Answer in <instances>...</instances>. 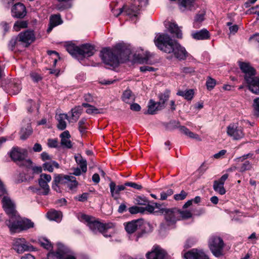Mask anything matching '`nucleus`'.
Here are the masks:
<instances>
[{"instance_id": "a211bd4d", "label": "nucleus", "mask_w": 259, "mask_h": 259, "mask_svg": "<svg viewBox=\"0 0 259 259\" xmlns=\"http://www.w3.org/2000/svg\"><path fill=\"white\" fill-rule=\"evenodd\" d=\"M148 259H166V252L160 247H155L150 252L147 253Z\"/></svg>"}, {"instance_id": "774afa93", "label": "nucleus", "mask_w": 259, "mask_h": 259, "mask_svg": "<svg viewBox=\"0 0 259 259\" xmlns=\"http://www.w3.org/2000/svg\"><path fill=\"white\" fill-rule=\"evenodd\" d=\"M33 150L36 152H39L42 150V147L40 144L35 143L33 147Z\"/></svg>"}, {"instance_id": "20e7f679", "label": "nucleus", "mask_w": 259, "mask_h": 259, "mask_svg": "<svg viewBox=\"0 0 259 259\" xmlns=\"http://www.w3.org/2000/svg\"><path fill=\"white\" fill-rule=\"evenodd\" d=\"M81 219L88 223V226L91 230L95 234L101 233L105 237L108 236L105 234L106 231L114 227L112 223L103 224L95 219V218L86 214H82Z\"/></svg>"}, {"instance_id": "3c124183", "label": "nucleus", "mask_w": 259, "mask_h": 259, "mask_svg": "<svg viewBox=\"0 0 259 259\" xmlns=\"http://www.w3.org/2000/svg\"><path fill=\"white\" fill-rule=\"evenodd\" d=\"M253 107L255 115L259 117V98H257L254 100Z\"/></svg>"}, {"instance_id": "72a5a7b5", "label": "nucleus", "mask_w": 259, "mask_h": 259, "mask_svg": "<svg viewBox=\"0 0 259 259\" xmlns=\"http://www.w3.org/2000/svg\"><path fill=\"white\" fill-rule=\"evenodd\" d=\"M32 129L30 123H28L26 127L22 128L20 133V138L22 140H25L29 137V136L32 134Z\"/></svg>"}, {"instance_id": "ddd939ff", "label": "nucleus", "mask_w": 259, "mask_h": 259, "mask_svg": "<svg viewBox=\"0 0 259 259\" xmlns=\"http://www.w3.org/2000/svg\"><path fill=\"white\" fill-rule=\"evenodd\" d=\"M227 133L228 136L235 140H240L244 136L242 128L235 124H231L228 125Z\"/></svg>"}, {"instance_id": "13d9d810", "label": "nucleus", "mask_w": 259, "mask_h": 259, "mask_svg": "<svg viewBox=\"0 0 259 259\" xmlns=\"http://www.w3.org/2000/svg\"><path fill=\"white\" fill-rule=\"evenodd\" d=\"M86 112L88 114H98L100 112L98 111V109L96 108L94 106L90 105V106L86 110Z\"/></svg>"}, {"instance_id": "2eb2a0df", "label": "nucleus", "mask_w": 259, "mask_h": 259, "mask_svg": "<svg viewBox=\"0 0 259 259\" xmlns=\"http://www.w3.org/2000/svg\"><path fill=\"white\" fill-rule=\"evenodd\" d=\"M34 39L35 36L32 31L26 30L18 35V41L24 44L25 47L28 46Z\"/></svg>"}, {"instance_id": "0eeeda50", "label": "nucleus", "mask_w": 259, "mask_h": 259, "mask_svg": "<svg viewBox=\"0 0 259 259\" xmlns=\"http://www.w3.org/2000/svg\"><path fill=\"white\" fill-rule=\"evenodd\" d=\"M7 191L3 182L0 180V197L3 196L2 199L3 206L7 214L9 216L10 219L15 216L17 213L15 209L14 203L9 197H7Z\"/></svg>"}, {"instance_id": "4be33fe9", "label": "nucleus", "mask_w": 259, "mask_h": 259, "mask_svg": "<svg viewBox=\"0 0 259 259\" xmlns=\"http://www.w3.org/2000/svg\"><path fill=\"white\" fill-rule=\"evenodd\" d=\"M165 26L168 29L169 32L175 35L178 38H182V32L178 27V25L175 23L167 22L165 23Z\"/></svg>"}, {"instance_id": "cd10ccee", "label": "nucleus", "mask_w": 259, "mask_h": 259, "mask_svg": "<svg viewBox=\"0 0 259 259\" xmlns=\"http://www.w3.org/2000/svg\"><path fill=\"white\" fill-rule=\"evenodd\" d=\"M169 94L170 92L169 91H165L163 93H161L159 95V101L156 103L162 109L165 108V102L168 100Z\"/></svg>"}, {"instance_id": "bf43d9fd", "label": "nucleus", "mask_w": 259, "mask_h": 259, "mask_svg": "<svg viewBox=\"0 0 259 259\" xmlns=\"http://www.w3.org/2000/svg\"><path fill=\"white\" fill-rule=\"evenodd\" d=\"M30 76L31 79L34 82H38L41 79V76L38 73H35V72L31 73L30 74Z\"/></svg>"}, {"instance_id": "473e14b6", "label": "nucleus", "mask_w": 259, "mask_h": 259, "mask_svg": "<svg viewBox=\"0 0 259 259\" xmlns=\"http://www.w3.org/2000/svg\"><path fill=\"white\" fill-rule=\"evenodd\" d=\"M180 130L184 134L190 138L196 139L198 141H200L201 139L198 135L195 134L194 133L191 132L188 128L184 126H180Z\"/></svg>"}, {"instance_id": "8fccbe9b", "label": "nucleus", "mask_w": 259, "mask_h": 259, "mask_svg": "<svg viewBox=\"0 0 259 259\" xmlns=\"http://www.w3.org/2000/svg\"><path fill=\"white\" fill-rule=\"evenodd\" d=\"M174 192L171 189H168L166 192H162L160 194V199L162 200H166L168 196L171 195Z\"/></svg>"}, {"instance_id": "9b49d317", "label": "nucleus", "mask_w": 259, "mask_h": 259, "mask_svg": "<svg viewBox=\"0 0 259 259\" xmlns=\"http://www.w3.org/2000/svg\"><path fill=\"white\" fill-rule=\"evenodd\" d=\"M13 248L19 254L25 251H32L33 247L28 243L24 238H16L13 240Z\"/></svg>"}, {"instance_id": "1a4fd4ad", "label": "nucleus", "mask_w": 259, "mask_h": 259, "mask_svg": "<svg viewBox=\"0 0 259 259\" xmlns=\"http://www.w3.org/2000/svg\"><path fill=\"white\" fill-rule=\"evenodd\" d=\"M208 244L213 255L217 257L222 255L224 244L221 238L217 236H211L209 240Z\"/></svg>"}, {"instance_id": "4d7b16f0", "label": "nucleus", "mask_w": 259, "mask_h": 259, "mask_svg": "<svg viewBox=\"0 0 259 259\" xmlns=\"http://www.w3.org/2000/svg\"><path fill=\"white\" fill-rule=\"evenodd\" d=\"M227 153V151L226 150H222L220 151H219L218 153L214 154L213 155V157L215 159H220L222 158Z\"/></svg>"}, {"instance_id": "5fc2aeb1", "label": "nucleus", "mask_w": 259, "mask_h": 259, "mask_svg": "<svg viewBox=\"0 0 259 259\" xmlns=\"http://www.w3.org/2000/svg\"><path fill=\"white\" fill-rule=\"evenodd\" d=\"M18 36L16 38H13L10 41L9 47L10 48L13 50L16 45H17L18 43Z\"/></svg>"}, {"instance_id": "680f3d73", "label": "nucleus", "mask_w": 259, "mask_h": 259, "mask_svg": "<svg viewBox=\"0 0 259 259\" xmlns=\"http://www.w3.org/2000/svg\"><path fill=\"white\" fill-rule=\"evenodd\" d=\"M247 12L250 14H256L259 17V5L252 7Z\"/></svg>"}, {"instance_id": "ea45409f", "label": "nucleus", "mask_w": 259, "mask_h": 259, "mask_svg": "<svg viewBox=\"0 0 259 259\" xmlns=\"http://www.w3.org/2000/svg\"><path fill=\"white\" fill-rule=\"evenodd\" d=\"M27 26V23L24 21H18L14 25L13 29L16 31H19L21 28H26Z\"/></svg>"}, {"instance_id": "37998d69", "label": "nucleus", "mask_w": 259, "mask_h": 259, "mask_svg": "<svg viewBox=\"0 0 259 259\" xmlns=\"http://www.w3.org/2000/svg\"><path fill=\"white\" fill-rule=\"evenodd\" d=\"M21 89V86L19 83H15L11 85V92L13 94L17 95L20 92Z\"/></svg>"}, {"instance_id": "f257e3e1", "label": "nucleus", "mask_w": 259, "mask_h": 259, "mask_svg": "<svg viewBox=\"0 0 259 259\" xmlns=\"http://www.w3.org/2000/svg\"><path fill=\"white\" fill-rule=\"evenodd\" d=\"M156 47L161 51L166 53H172L175 57L180 60H185L188 56L185 48L177 41L173 40L167 34L159 33L154 39Z\"/></svg>"}, {"instance_id": "c9c22d12", "label": "nucleus", "mask_w": 259, "mask_h": 259, "mask_svg": "<svg viewBox=\"0 0 259 259\" xmlns=\"http://www.w3.org/2000/svg\"><path fill=\"white\" fill-rule=\"evenodd\" d=\"M60 2V4L56 5V8L59 11H62L65 9L70 8L72 4L70 1L72 0H57Z\"/></svg>"}, {"instance_id": "e433bc0d", "label": "nucleus", "mask_w": 259, "mask_h": 259, "mask_svg": "<svg viewBox=\"0 0 259 259\" xmlns=\"http://www.w3.org/2000/svg\"><path fill=\"white\" fill-rule=\"evenodd\" d=\"M180 96L184 97L187 100H191L193 98L194 91L193 90H189L187 91H179L177 94Z\"/></svg>"}, {"instance_id": "f03ea898", "label": "nucleus", "mask_w": 259, "mask_h": 259, "mask_svg": "<svg viewBox=\"0 0 259 259\" xmlns=\"http://www.w3.org/2000/svg\"><path fill=\"white\" fill-rule=\"evenodd\" d=\"M130 53V50L124 45L119 44L112 49H103L100 56L106 65L115 67L128 60Z\"/></svg>"}, {"instance_id": "393cba45", "label": "nucleus", "mask_w": 259, "mask_h": 259, "mask_svg": "<svg viewBox=\"0 0 259 259\" xmlns=\"http://www.w3.org/2000/svg\"><path fill=\"white\" fill-rule=\"evenodd\" d=\"M62 22L63 21L60 15H54L51 16L50 18V23L47 29V32L50 33L54 27L62 24Z\"/></svg>"}, {"instance_id": "69168bd1", "label": "nucleus", "mask_w": 259, "mask_h": 259, "mask_svg": "<svg viewBox=\"0 0 259 259\" xmlns=\"http://www.w3.org/2000/svg\"><path fill=\"white\" fill-rule=\"evenodd\" d=\"M196 242V240L193 238H189L185 244L186 248L191 247Z\"/></svg>"}, {"instance_id": "423d86ee", "label": "nucleus", "mask_w": 259, "mask_h": 259, "mask_svg": "<svg viewBox=\"0 0 259 259\" xmlns=\"http://www.w3.org/2000/svg\"><path fill=\"white\" fill-rule=\"evenodd\" d=\"M53 182L54 184L53 185V188L56 191L57 187L59 184L67 186L70 190H73L78 185V182L74 176L62 174L55 175Z\"/></svg>"}, {"instance_id": "a19ab883", "label": "nucleus", "mask_w": 259, "mask_h": 259, "mask_svg": "<svg viewBox=\"0 0 259 259\" xmlns=\"http://www.w3.org/2000/svg\"><path fill=\"white\" fill-rule=\"evenodd\" d=\"M149 203L148 199L144 196H137L135 199V203L138 205H145Z\"/></svg>"}, {"instance_id": "4468645a", "label": "nucleus", "mask_w": 259, "mask_h": 259, "mask_svg": "<svg viewBox=\"0 0 259 259\" xmlns=\"http://www.w3.org/2000/svg\"><path fill=\"white\" fill-rule=\"evenodd\" d=\"M12 16L14 18H23L26 15L25 6L21 3L15 4L11 9Z\"/></svg>"}, {"instance_id": "6ab92c4d", "label": "nucleus", "mask_w": 259, "mask_h": 259, "mask_svg": "<svg viewBox=\"0 0 259 259\" xmlns=\"http://www.w3.org/2000/svg\"><path fill=\"white\" fill-rule=\"evenodd\" d=\"M51 180V176L50 175L41 174L38 180L39 186L43 189V194L47 195L50 191L49 186L48 184Z\"/></svg>"}, {"instance_id": "f3484780", "label": "nucleus", "mask_w": 259, "mask_h": 259, "mask_svg": "<svg viewBox=\"0 0 259 259\" xmlns=\"http://www.w3.org/2000/svg\"><path fill=\"white\" fill-rule=\"evenodd\" d=\"M143 225L142 220H136L124 224L125 229L128 234H132L136 231L141 229Z\"/></svg>"}, {"instance_id": "412c9836", "label": "nucleus", "mask_w": 259, "mask_h": 259, "mask_svg": "<svg viewBox=\"0 0 259 259\" xmlns=\"http://www.w3.org/2000/svg\"><path fill=\"white\" fill-rule=\"evenodd\" d=\"M185 259H208L207 256L201 250L193 249L184 255Z\"/></svg>"}, {"instance_id": "4c0bfd02", "label": "nucleus", "mask_w": 259, "mask_h": 259, "mask_svg": "<svg viewBox=\"0 0 259 259\" xmlns=\"http://www.w3.org/2000/svg\"><path fill=\"white\" fill-rule=\"evenodd\" d=\"M122 98L123 101L126 103L132 102L134 99L132 91L129 90H126L123 92Z\"/></svg>"}, {"instance_id": "39448f33", "label": "nucleus", "mask_w": 259, "mask_h": 259, "mask_svg": "<svg viewBox=\"0 0 259 259\" xmlns=\"http://www.w3.org/2000/svg\"><path fill=\"white\" fill-rule=\"evenodd\" d=\"M6 224L12 232H15L18 229L26 230L33 227L34 225L33 223L30 220L22 219L18 214L6 221Z\"/></svg>"}, {"instance_id": "de8ad7c7", "label": "nucleus", "mask_w": 259, "mask_h": 259, "mask_svg": "<svg viewBox=\"0 0 259 259\" xmlns=\"http://www.w3.org/2000/svg\"><path fill=\"white\" fill-rule=\"evenodd\" d=\"M40 244L41 246L48 250L52 248L51 242L47 239H43L40 241Z\"/></svg>"}, {"instance_id": "9d476101", "label": "nucleus", "mask_w": 259, "mask_h": 259, "mask_svg": "<svg viewBox=\"0 0 259 259\" xmlns=\"http://www.w3.org/2000/svg\"><path fill=\"white\" fill-rule=\"evenodd\" d=\"M160 213L164 215V219L168 225L175 224L178 221V216L180 215L179 209L176 208L160 209Z\"/></svg>"}, {"instance_id": "79ce46f5", "label": "nucleus", "mask_w": 259, "mask_h": 259, "mask_svg": "<svg viewBox=\"0 0 259 259\" xmlns=\"http://www.w3.org/2000/svg\"><path fill=\"white\" fill-rule=\"evenodd\" d=\"M180 215L178 216V221L181 219H187L192 217V213L190 211L179 210Z\"/></svg>"}, {"instance_id": "603ef678", "label": "nucleus", "mask_w": 259, "mask_h": 259, "mask_svg": "<svg viewBox=\"0 0 259 259\" xmlns=\"http://www.w3.org/2000/svg\"><path fill=\"white\" fill-rule=\"evenodd\" d=\"M89 197L88 193H83L75 197V199L80 202H84L87 200Z\"/></svg>"}, {"instance_id": "b1692460", "label": "nucleus", "mask_w": 259, "mask_h": 259, "mask_svg": "<svg viewBox=\"0 0 259 259\" xmlns=\"http://www.w3.org/2000/svg\"><path fill=\"white\" fill-rule=\"evenodd\" d=\"M110 192L112 196L115 199H118L119 197V194L120 191L125 189V187L123 185H116L114 182H111L109 185Z\"/></svg>"}, {"instance_id": "052dcab7", "label": "nucleus", "mask_w": 259, "mask_h": 259, "mask_svg": "<svg viewBox=\"0 0 259 259\" xmlns=\"http://www.w3.org/2000/svg\"><path fill=\"white\" fill-rule=\"evenodd\" d=\"M43 168L45 170H48L49 172H53L54 168L53 164L51 162H46L43 164Z\"/></svg>"}, {"instance_id": "864d4df0", "label": "nucleus", "mask_w": 259, "mask_h": 259, "mask_svg": "<svg viewBox=\"0 0 259 259\" xmlns=\"http://www.w3.org/2000/svg\"><path fill=\"white\" fill-rule=\"evenodd\" d=\"M204 20L203 14H197L195 17V21L194 25L195 26L197 25V23H200Z\"/></svg>"}, {"instance_id": "5701e85b", "label": "nucleus", "mask_w": 259, "mask_h": 259, "mask_svg": "<svg viewBox=\"0 0 259 259\" xmlns=\"http://www.w3.org/2000/svg\"><path fill=\"white\" fill-rule=\"evenodd\" d=\"M123 13L131 17H136L139 14L140 8L135 5L124 6L122 7Z\"/></svg>"}, {"instance_id": "e2e57ef3", "label": "nucleus", "mask_w": 259, "mask_h": 259, "mask_svg": "<svg viewBox=\"0 0 259 259\" xmlns=\"http://www.w3.org/2000/svg\"><path fill=\"white\" fill-rule=\"evenodd\" d=\"M140 70L142 72H145L146 71H154L155 69L149 66H143L140 67Z\"/></svg>"}, {"instance_id": "09e8293b", "label": "nucleus", "mask_w": 259, "mask_h": 259, "mask_svg": "<svg viewBox=\"0 0 259 259\" xmlns=\"http://www.w3.org/2000/svg\"><path fill=\"white\" fill-rule=\"evenodd\" d=\"M86 119H81L78 122V129L80 133L82 134H84L85 132L86 128L84 126L85 123Z\"/></svg>"}, {"instance_id": "0e129e2a", "label": "nucleus", "mask_w": 259, "mask_h": 259, "mask_svg": "<svg viewBox=\"0 0 259 259\" xmlns=\"http://www.w3.org/2000/svg\"><path fill=\"white\" fill-rule=\"evenodd\" d=\"M48 144L50 147L55 148L58 146V141L56 139H49Z\"/></svg>"}, {"instance_id": "a878e982", "label": "nucleus", "mask_w": 259, "mask_h": 259, "mask_svg": "<svg viewBox=\"0 0 259 259\" xmlns=\"http://www.w3.org/2000/svg\"><path fill=\"white\" fill-rule=\"evenodd\" d=\"M71 136L69 131H65L60 135L61 145L67 148H71L72 146L71 142L70 140Z\"/></svg>"}, {"instance_id": "c85d7f7f", "label": "nucleus", "mask_w": 259, "mask_h": 259, "mask_svg": "<svg viewBox=\"0 0 259 259\" xmlns=\"http://www.w3.org/2000/svg\"><path fill=\"white\" fill-rule=\"evenodd\" d=\"M47 217L50 220L60 222L62 218V213L60 211L51 210L47 213Z\"/></svg>"}, {"instance_id": "f8f14e48", "label": "nucleus", "mask_w": 259, "mask_h": 259, "mask_svg": "<svg viewBox=\"0 0 259 259\" xmlns=\"http://www.w3.org/2000/svg\"><path fill=\"white\" fill-rule=\"evenodd\" d=\"M55 251H51L48 254V259H62L64 255L68 252V249L63 244L57 243Z\"/></svg>"}, {"instance_id": "a18cd8bd", "label": "nucleus", "mask_w": 259, "mask_h": 259, "mask_svg": "<svg viewBox=\"0 0 259 259\" xmlns=\"http://www.w3.org/2000/svg\"><path fill=\"white\" fill-rule=\"evenodd\" d=\"M206 84L207 89L211 90L215 87L216 84V81L214 79L211 77H209L206 81Z\"/></svg>"}, {"instance_id": "bb28decb", "label": "nucleus", "mask_w": 259, "mask_h": 259, "mask_svg": "<svg viewBox=\"0 0 259 259\" xmlns=\"http://www.w3.org/2000/svg\"><path fill=\"white\" fill-rule=\"evenodd\" d=\"M193 38L197 40H203L208 39L210 37L209 32L206 29L196 31L192 34Z\"/></svg>"}, {"instance_id": "7ed1b4c3", "label": "nucleus", "mask_w": 259, "mask_h": 259, "mask_svg": "<svg viewBox=\"0 0 259 259\" xmlns=\"http://www.w3.org/2000/svg\"><path fill=\"white\" fill-rule=\"evenodd\" d=\"M240 68L245 73L244 79L249 90L253 93L259 92V77H255V70L249 63L239 62Z\"/></svg>"}, {"instance_id": "f704fd0d", "label": "nucleus", "mask_w": 259, "mask_h": 259, "mask_svg": "<svg viewBox=\"0 0 259 259\" xmlns=\"http://www.w3.org/2000/svg\"><path fill=\"white\" fill-rule=\"evenodd\" d=\"M76 162L80 165L82 172H85L87 170V162L85 159L83 158L80 155L75 156Z\"/></svg>"}, {"instance_id": "6e6d98bb", "label": "nucleus", "mask_w": 259, "mask_h": 259, "mask_svg": "<svg viewBox=\"0 0 259 259\" xmlns=\"http://www.w3.org/2000/svg\"><path fill=\"white\" fill-rule=\"evenodd\" d=\"M145 205V212H147L149 213H152L157 212V211H154L155 207L152 205L149 204V203L147 205Z\"/></svg>"}, {"instance_id": "58836bf2", "label": "nucleus", "mask_w": 259, "mask_h": 259, "mask_svg": "<svg viewBox=\"0 0 259 259\" xmlns=\"http://www.w3.org/2000/svg\"><path fill=\"white\" fill-rule=\"evenodd\" d=\"M251 167V164L248 161H245L240 166L236 167V168L240 172H243L250 169Z\"/></svg>"}, {"instance_id": "2f4dec72", "label": "nucleus", "mask_w": 259, "mask_h": 259, "mask_svg": "<svg viewBox=\"0 0 259 259\" xmlns=\"http://www.w3.org/2000/svg\"><path fill=\"white\" fill-rule=\"evenodd\" d=\"M66 51L73 57L75 58L79 57V47L74 45L69 44L66 46Z\"/></svg>"}, {"instance_id": "c756f323", "label": "nucleus", "mask_w": 259, "mask_h": 259, "mask_svg": "<svg viewBox=\"0 0 259 259\" xmlns=\"http://www.w3.org/2000/svg\"><path fill=\"white\" fill-rule=\"evenodd\" d=\"M162 108L159 107L158 104L152 100H150L149 101L148 109L146 113L149 114H154L157 111L161 110Z\"/></svg>"}, {"instance_id": "7c9ffc66", "label": "nucleus", "mask_w": 259, "mask_h": 259, "mask_svg": "<svg viewBox=\"0 0 259 259\" xmlns=\"http://www.w3.org/2000/svg\"><path fill=\"white\" fill-rule=\"evenodd\" d=\"M68 119V116L66 114H60L58 115L57 119L58 121V128L60 130H63L66 127L65 119Z\"/></svg>"}, {"instance_id": "6e6552de", "label": "nucleus", "mask_w": 259, "mask_h": 259, "mask_svg": "<svg viewBox=\"0 0 259 259\" xmlns=\"http://www.w3.org/2000/svg\"><path fill=\"white\" fill-rule=\"evenodd\" d=\"M27 151L25 149L18 147L13 148L10 153V157L15 162L21 166L27 167L31 166L32 161L30 159H26Z\"/></svg>"}, {"instance_id": "49530a36", "label": "nucleus", "mask_w": 259, "mask_h": 259, "mask_svg": "<svg viewBox=\"0 0 259 259\" xmlns=\"http://www.w3.org/2000/svg\"><path fill=\"white\" fill-rule=\"evenodd\" d=\"M187 196V193L184 190H182L180 193L174 195V198L176 200H182L185 199Z\"/></svg>"}, {"instance_id": "dca6fc26", "label": "nucleus", "mask_w": 259, "mask_h": 259, "mask_svg": "<svg viewBox=\"0 0 259 259\" xmlns=\"http://www.w3.org/2000/svg\"><path fill=\"white\" fill-rule=\"evenodd\" d=\"M229 175L225 174L223 175L218 180H215L213 182V188L214 191L221 195H224L226 191L224 188V184L226 180L228 179Z\"/></svg>"}, {"instance_id": "338daca9", "label": "nucleus", "mask_w": 259, "mask_h": 259, "mask_svg": "<svg viewBox=\"0 0 259 259\" xmlns=\"http://www.w3.org/2000/svg\"><path fill=\"white\" fill-rule=\"evenodd\" d=\"M181 72L184 73H191L194 71V70L193 68L188 67H184L181 68Z\"/></svg>"}, {"instance_id": "c03bdc74", "label": "nucleus", "mask_w": 259, "mask_h": 259, "mask_svg": "<svg viewBox=\"0 0 259 259\" xmlns=\"http://www.w3.org/2000/svg\"><path fill=\"white\" fill-rule=\"evenodd\" d=\"M71 112L72 119L75 120L78 119L81 114V110L80 108L78 107L72 109Z\"/></svg>"}, {"instance_id": "aec40b11", "label": "nucleus", "mask_w": 259, "mask_h": 259, "mask_svg": "<svg viewBox=\"0 0 259 259\" xmlns=\"http://www.w3.org/2000/svg\"><path fill=\"white\" fill-rule=\"evenodd\" d=\"M79 57L81 58L89 57L94 55L95 49L93 46L84 44L79 47Z\"/></svg>"}]
</instances>
